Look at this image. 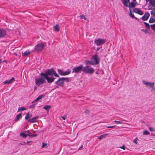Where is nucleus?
Instances as JSON below:
<instances>
[{
    "label": "nucleus",
    "instance_id": "f3484780",
    "mask_svg": "<svg viewBox=\"0 0 155 155\" xmlns=\"http://www.w3.org/2000/svg\"><path fill=\"white\" fill-rule=\"evenodd\" d=\"M31 52L28 50H26L24 53L22 54L23 56L26 57L29 55L31 54Z\"/></svg>",
    "mask_w": 155,
    "mask_h": 155
},
{
    "label": "nucleus",
    "instance_id": "393cba45",
    "mask_svg": "<svg viewBox=\"0 0 155 155\" xmlns=\"http://www.w3.org/2000/svg\"><path fill=\"white\" fill-rule=\"evenodd\" d=\"M85 62L86 64H90L92 65V63L91 60V61L88 60L86 59L85 60Z\"/></svg>",
    "mask_w": 155,
    "mask_h": 155
},
{
    "label": "nucleus",
    "instance_id": "de8ad7c7",
    "mask_svg": "<svg viewBox=\"0 0 155 155\" xmlns=\"http://www.w3.org/2000/svg\"><path fill=\"white\" fill-rule=\"evenodd\" d=\"M46 145V143H43V144H42V147H45V146Z\"/></svg>",
    "mask_w": 155,
    "mask_h": 155
},
{
    "label": "nucleus",
    "instance_id": "3c124183",
    "mask_svg": "<svg viewBox=\"0 0 155 155\" xmlns=\"http://www.w3.org/2000/svg\"><path fill=\"white\" fill-rule=\"evenodd\" d=\"M100 49V48H97V51H98Z\"/></svg>",
    "mask_w": 155,
    "mask_h": 155
},
{
    "label": "nucleus",
    "instance_id": "5701e85b",
    "mask_svg": "<svg viewBox=\"0 0 155 155\" xmlns=\"http://www.w3.org/2000/svg\"><path fill=\"white\" fill-rule=\"evenodd\" d=\"M135 6V4L133 2H131L130 3H129V4L128 7L130 8H133Z\"/></svg>",
    "mask_w": 155,
    "mask_h": 155
},
{
    "label": "nucleus",
    "instance_id": "f257e3e1",
    "mask_svg": "<svg viewBox=\"0 0 155 155\" xmlns=\"http://www.w3.org/2000/svg\"><path fill=\"white\" fill-rule=\"evenodd\" d=\"M54 75L56 77H59V75L56 73V71L54 70L53 68L48 69L45 73H41L40 75L41 76H44L45 78L48 83H51L54 81L55 78L52 77H49V76H51Z\"/></svg>",
    "mask_w": 155,
    "mask_h": 155
},
{
    "label": "nucleus",
    "instance_id": "473e14b6",
    "mask_svg": "<svg viewBox=\"0 0 155 155\" xmlns=\"http://www.w3.org/2000/svg\"><path fill=\"white\" fill-rule=\"evenodd\" d=\"M20 134L23 138H26L27 136V135L24 133H21Z\"/></svg>",
    "mask_w": 155,
    "mask_h": 155
},
{
    "label": "nucleus",
    "instance_id": "1a4fd4ad",
    "mask_svg": "<svg viewBox=\"0 0 155 155\" xmlns=\"http://www.w3.org/2000/svg\"><path fill=\"white\" fill-rule=\"evenodd\" d=\"M149 2L148 5L149 10L152 9L155 7V0H148Z\"/></svg>",
    "mask_w": 155,
    "mask_h": 155
},
{
    "label": "nucleus",
    "instance_id": "09e8293b",
    "mask_svg": "<svg viewBox=\"0 0 155 155\" xmlns=\"http://www.w3.org/2000/svg\"><path fill=\"white\" fill-rule=\"evenodd\" d=\"M61 117L64 120H65V119H66V117Z\"/></svg>",
    "mask_w": 155,
    "mask_h": 155
},
{
    "label": "nucleus",
    "instance_id": "0eeeda50",
    "mask_svg": "<svg viewBox=\"0 0 155 155\" xmlns=\"http://www.w3.org/2000/svg\"><path fill=\"white\" fill-rule=\"evenodd\" d=\"M58 71L59 74L62 76H65L69 74L71 72V70L68 69L66 71H64L60 69H58Z\"/></svg>",
    "mask_w": 155,
    "mask_h": 155
},
{
    "label": "nucleus",
    "instance_id": "6ab92c4d",
    "mask_svg": "<svg viewBox=\"0 0 155 155\" xmlns=\"http://www.w3.org/2000/svg\"><path fill=\"white\" fill-rule=\"evenodd\" d=\"M22 117L21 113H20L18 114L16 117L15 119V121H18L19 120L20 118Z\"/></svg>",
    "mask_w": 155,
    "mask_h": 155
},
{
    "label": "nucleus",
    "instance_id": "4468645a",
    "mask_svg": "<svg viewBox=\"0 0 155 155\" xmlns=\"http://www.w3.org/2000/svg\"><path fill=\"white\" fill-rule=\"evenodd\" d=\"M5 30L2 28H0V38L4 37L6 35Z\"/></svg>",
    "mask_w": 155,
    "mask_h": 155
},
{
    "label": "nucleus",
    "instance_id": "c03bdc74",
    "mask_svg": "<svg viewBox=\"0 0 155 155\" xmlns=\"http://www.w3.org/2000/svg\"><path fill=\"white\" fill-rule=\"evenodd\" d=\"M120 148L124 150H125V147L124 145H123L122 147H120Z\"/></svg>",
    "mask_w": 155,
    "mask_h": 155
},
{
    "label": "nucleus",
    "instance_id": "58836bf2",
    "mask_svg": "<svg viewBox=\"0 0 155 155\" xmlns=\"http://www.w3.org/2000/svg\"><path fill=\"white\" fill-rule=\"evenodd\" d=\"M141 31L144 32L145 34H146L147 32V30L146 29H141Z\"/></svg>",
    "mask_w": 155,
    "mask_h": 155
},
{
    "label": "nucleus",
    "instance_id": "f704fd0d",
    "mask_svg": "<svg viewBox=\"0 0 155 155\" xmlns=\"http://www.w3.org/2000/svg\"><path fill=\"white\" fill-rule=\"evenodd\" d=\"M84 112L85 115H88L89 114L90 111L89 110H86Z\"/></svg>",
    "mask_w": 155,
    "mask_h": 155
},
{
    "label": "nucleus",
    "instance_id": "ea45409f",
    "mask_svg": "<svg viewBox=\"0 0 155 155\" xmlns=\"http://www.w3.org/2000/svg\"><path fill=\"white\" fill-rule=\"evenodd\" d=\"M37 135H38L37 134H32V135H30L29 136L31 137H36V136H37Z\"/></svg>",
    "mask_w": 155,
    "mask_h": 155
},
{
    "label": "nucleus",
    "instance_id": "39448f33",
    "mask_svg": "<svg viewBox=\"0 0 155 155\" xmlns=\"http://www.w3.org/2000/svg\"><path fill=\"white\" fill-rule=\"evenodd\" d=\"M99 59L97 54H95L93 55L91 58L92 65H95L98 64L99 62Z\"/></svg>",
    "mask_w": 155,
    "mask_h": 155
},
{
    "label": "nucleus",
    "instance_id": "b1692460",
    "mask_svg": "<svg viewBox=\"0 0 155 155\" xmlns=\"http://www.w3.org/2000/svg\"><path fill=\"white\" fill-rule=\"evenodd\" d=\"M130 13H129V15L132 18H134L135 19L137 20H138V19L136 17H135L134 15V14H133L131 10L130 9Z\"/></svg>",
    "mask_w": 155,
    "mask_h": 155
},
{
    "label": "nucleus",
    "instance_id": "bb28decb",
    "mask_svg": "<svg viewBox=\"0 0 155 155\" xmlns=\"http://www.w3.org/2000/svg\"><path fill=\"white\" fill-rule=\"evenodd\" d=\"M51 107V106H50L48 105H46L43 107V108L47 110H48Z\"/></svg>",
    "mask_w": 155,
    "mask_h": 155
},
{
    "label": "nucleus",
    "instance_id": "f8f14e48",
    "mask_svg": "<svg viewBox=\"0 0 155 155\" xmlns=\"http://www.w3.org/2000/svg\"><path fill=\"white\" fill-rule=\"evenodd\" d=\"M150 15L149 13L146 12L144 15L142 16L141 19L143 21L147 20L150 16Z\"/></svg>",
    "mask_w": 155,
    "mask_h": 155
},
{
    "label": "nucleus",
    "instance_id": "c85d7f7f",
    "mask_svg": "<svg viewBox=\"0 0 155 155\" xmlns=\"http://www.w3.org/2000/svg\"><path fill=\"white\" fill-rule=\"evenodd\" d=\"M64 81H65L66 82H69L70 81L69 78H63Z\"/></svg>",
    "mask_w": 155,
    "mask_h": 155
},
{
    "label": "nucleus",
    "instance_id": "cd10ccee",
    "mask_svg": "<svg viewBox=\"0 0 155 155\" xmlns=\"http://www.w3.org/2000/svg\"><path fill=\"white\" fill-rule=\"evenodd\" d=\"M144 23L145 26L146 28H147V29H150V26L149 25L148 23L145 22Z\"/></svg>",
    "mask_w": 155,
    "mask_h": 155
},
{
    "label": "nucleus",
    "instance_id": "dca6fc26",
    "mask_svg": "<svg viewBox=\"0 0 155 155\" xmlns=\"http://www.w3.org/2000/svg\"><path fill=\"white\" fill-rule=\"evenodd\" d=\"M15 81V79L13 77H12L10 80H6L4 82V83L5 84H10L12 81Z\"/></svg>",
    "mask_w": 155,
    "mask_h": 155
},
{
    "label": "nucleus",
    "instance_id": "6e6d98bb",
    "mask_svg": "<svg viewBox=\"0 0 155 155\" xmlns=\"http://www.w3.org/2000/svg\"><path fill=\"white\" fill-rule=\"evenodd\" d=\"M96 74H97V72H96Z\"/></svg>",
    "mask_w": 155,
    "mask_h": 155
},
{
    "label": "nucleus",
    "instance_id": "c756f323",
    "mask_svg": "<svg viewBox=\"0 0 155 155\" xmlns=\"http://www.w3.org/2000/svg\"><path fill=\"white\" fill-rule=\"evenodd\" d=\"M26 109L25 108H24L22 107H19L18 109V112L20 110L23 111L25 110H26Z\"/></svg>",
    "mask_w": 155,
    "mask_h": 155
},
{
    "label": "nucleus",
    "instance_id": "72a5a7b5",
    "mask_svg": "<svg viewBox=\"0 0 155 155\" xmlns=\"http://www.w3.org/2000/svg\"><path fill=\"white\" fill-rule=\"evenodd\" d=\"M150 134V133L149 132H148L147 131V130H144V131H143V134H145V135H148L149 134Z\"/></svg>",
    "mask_w": 155,
    "mask_h": 155
},
{
    "label": "nucleus",
    "instance_id": "603ef678",
    "mask_svg": "<svg viewBox=\"0 0 155 155\" xmlns=\"http://www.w3.org/2000/svg\"><path fill=\"white\" fill-rule=\"evenodd\" d=\"M31 142V141H27V143H30Z\"/></svg>",
    "mask_w": 155,
    "mask_h": 155
},
{
    "label": "nucleus",
    "instance_id": "7ed1b4c3",
    "mask_svg": "<svg viewBox=\"0 0 155 155\" xmlns=\"http://www.w3.org/2000/svg\"><path fill=\"white\" fill-rule=\"evenodd\" d=\"M45 80V78L44 76H41L40 78H35V80L36 84L38 86L43 84L46 82Z\"/></svg>",
    "mask_w": 155,
    "mask_h": 155
},
{
    "label": "nucleus",
    "instance_id": "20e7f679",
    "mask_svg": "<svg viewBox=\"0 0 155 155\" xmlns=\"http://www.w3.org/2000/svg\"><path fill=\"white\" fill-rule=\"evenodd\" d=\"M46 46V44L45 43H38L35 46L34 49L37 51H41Z\"/></svg>",
    "mask_w": 155,
    "mask_h": 155
},
{
    "label": "nucleus",
    "instance_id": "4c0bfd02",
    "mask_svg": "<svg viewBox=\"0 0 155 155\" xmlns=\"http://www.w3.org/2000/svg\"><path fill=\"white\" fill-rule=\"evenodd\" d=\"M114 122H115L117 124H122L123 123L121 121H119L117 120H114Z\"/></svg>",
    "mask_w": 155,
    "mask_h": 155
},
{
    "label": "nucleus",
    "instance_id": "a18cd8bd",
    "mask_svg": "<svg viewBox=\"0 0 155 155\" xmlns=\"http://www.w3.org/2000/svg\"><path fill=\"white\" fill-rule=\"evenodd\" d=\"M149 130H150V131H154V130H153V128H152V127H149Z\"/></svg>",
    "mask_w": 155,
    "mask_h": 155
},
{
    "label": "nucleus",
    "instance_id": "79ce46f5",
    "mask_svg": "<svg viewBox=\"0 0 155 155\" xmlns=\"http://www.w3.org/2000/svg\"><path fill=\"white\" fill-rule=\"evenodd\" d=\"M137 138L136 137L133 140V142L134 143H135L136 144H137Z\"/></svg>",
    "mask_w": 155,
    "mask_h": 155
},
{
    "label": "nucleus",
    "instance_id": "49530a36",
    "mask_svg": "<svg viewBox=\"0 0 155 155\" xmlns=\"http://www.w3.org/2000/svg\"><path fill=\"white\" fill-rule=\"evenodd\" d=\"M154 85H153V87H151L152 88V91H154L155 90V88L154 87Z\"/></svg>",
    "mask_w": 155,
    "mask_h": 155
},
{
    "label": "nucleus",
    "instance_id": "8fccbe9b",
    "mask_svg": "<svg viewBox=\"0 0 155 155\" xmlns=\"http://www.w3.org/2000/svg\"><path fill=\"white\" fill-rule=\"evenodd\" d=\"M32 114H29V117H32Z\"/></svg>",
    "mask_w": 155,
    "mask_h": 155
},
{
    "label": "nucleus",
    "instance_id": "4be33fe9",
    "mask_svg": "<svg viewBox=\"0 0 155 155\" xmlns=\"http://www.w3.org/2000/svg\"><path fill=\"white\" fill-rule=\"evenodd\" d=\"M108 135L109 134H106L103 135H101L100 137H98V139L100 140H101L103 138H105L106 136Z\"/></svg>",
    "mask_w": 155,
    "mask_h": 155
},
{
    "label": "nucleus",
    "instance_id": "5fc2aeb1",
    "mask_svg": "<svg viewBox=\"0 0 155 155\" xmlns=\"http://www.w3.org/2000/svg\"><path fill=\"white\" fill-rule=\"evenodd\" d=\"M36 89V87H35V89H34V90H35Z\"/></svg>",
    "mask_w": 155,
    "mask_h": 155
},
{
    "label": "nucleus",
    "instance_id": "37998d69",
    "mask_svg": "<svg viewBox=\"0 0 155 155\" xmlns=\"http://www.w3.org/2000/svg\"><path fill=\"white\" fill-rule=\"evenodd\" d=\"M115 126H107V127L108 128H114Z\"/></svg>",
    "mask_w": 155,
    "mask_h": 155
},
{
    "label": "nucleus",
    "instance_id": "9d476101",
    "mask_svg": "<svg viewBox=\"0 0 155 155\" xmlns=\"http://www.w3.org/2000/svg\"><path fill=\"white\" fill-rule=\"evenodd\" d=\"M55 84L61 86H63L64 85V81L63 78H59L58 80L55 82Z\"/></svg>",
    "mask_w": 155,
    "mask_h": 155
},
{
    "label": "nucleus",
    "instance_id": "2f4dec72",
    "mask_svg": "<svg viewBox=\"0 0 155 155\" xmlns=\"http://www.w3.org/2000/svg\"><path fill=\"white\" fill-rule=\"evenodd\" d=\"M151 28L155 31V24L150 25Z\"/></svg>",
    "mask_w": 155,
    "mask_h": 155
},
{
    "label": "nucleus",
    "instance_id": "e433bc0d",
    "mask_svg": "<svg viewBox=\"0 0 155 155\" xmlns=\"http://www.w3.org/2000/svg\"><path fill=\"white\" fill-rule=\"evenodd\" d=\"M80 18H81V19H84L85 20H87L86 17L85 16H84V15H81Z\"/></svg>",
    "mask_w": 155,
    "mask_h": 155
},
{
    "label": "nucleus",
    "instance_id": "a19ab883",
    "mask_svg": "<svg viewBox=\"0 0 155 155\" xmlns=\"http://www.w3.org/2000/svg\"><path fill=\"white\" fill-rule=\"evenodd\" d=\"M35 104L32 105L30 107V108H34L35 107Z\"/></svg>",
    "mask_w": 155,
    "mask_h": 155
},
{
    "label": "nucleus",
    "instance_id": "864d4df0",
    "mask_svg": "<svg viewBox=\"0 0 155 155\" xmlns=\"http://www.w3.org/2000/svg\"><path fill=\"white\" fill-rule=\"evenodd\" d=\"M2 62V59H0V63H1Z\"/></svg>",
    "mask_w": 155,
    "mask_h": 155
},
{
    "label": "nucleus",
    "instance_id": "412c9836",
    "mask_svg": "<svg viewBox=\"0 0 155 155\" xmlns=\"http://www.w3.org/2000/svg\"><path fill=\"white\" fill-rule=\"evenodd\" d=\"M53 28L54 31H59V26L57 24L55 26H54Z\"/></svg>",
    "mask_w": 155,
    "mask_h": 155
},
{
    "label": "nucleus",
    "instance_id": "ddd939ff",
    "mask_svg": "<svg viewBox=\"0 0 155 155\" xmlns=\"http://www.w3.org/2000/svg\"><path fill=\"white\" fill-rule=\"evenodd\" d=\"M133 11L134 12L140 15H142L143 14V11L138 8H135L133 10Z\"/></svg>",
    "mask_w": 155,
    "mask_h": 155
},
{
    "label": "nucleus",
    "instance_id": "aec40b11",
    "mask_svg": "<svg viewBox=\"0 0 155 155\" xmlns=\"http://www.w3.org/2000/svg\"><path fill=\"white\" fill-rule=\"evenodd\" d=\"M44 96L42 95H39L38 97H37L36 98V99L33 102H32V103H33L36 102L37 101H38L39 100H40Z\"/></svg>",
    "mask_w": 155,
    "mask_h": 155
},
{
    "label": "nucleus",
    "instance_id": "9b49d317",
    "mask_svg": "<svg viewBox=\"0 0 155 155\" xmlns=\"http://www.w3.org/2000/svg\"><path fill=\"white\" fill-rule=\"evenodd\" d=\"M143 84L145 85L146 87L149 86L150 87H153V85H154V83L153 82H149L145 81H142Z\"/></svg>",
    "mask_w": 155,
    "mask_h": 155
},
{
    "label": "nucleus",
    "instance_id": "423d86ee",
    "mask_svg": "<svg viewBox=\"0 0 155 155\" xmlns=\"http://www.w3.org/2000/svg\"><path fill=\"white\" fill-rule=\"evenodd\" d=\"M83 71V65H81L78 67H75L73 69L72 73H78Z\"/></svg>",
    "mask_w": 155,
    "mask_h": 155
},
{
    "label": "nucleus",
    "instance_id": "7c9ffc66",
    "mask_svg": "<svg viewBox=\"0 0 155 155\" xmlns=\"http://www.w3.org/2000/svg\"><path fill=\"white\" fill-rule=\"evenodd\" d=\"M29 112H28L26 114V115L25 117V119L26 120H27L29 118Z\"/></svg>",
    "mask_w": 155,
    "mask_h": 155
},
{
    "label": "nucleus",
    "instance_id": "c9c22d12",
    "mask_svg": "<svg viewBox=\"0 0 155 155\" xmlns=\"http://www.w3.org/2000/svg\"><path fill=\"white\" fill-rule=\"evenodd\" d=\"M150 13L152 15L155 16V10H154L151 11Z\"/></svg>",
    "mask_w": 155,
    "mask_h": 155
},
{
    "label": "nucleus",
    "instance_id": "a878e982",
    "mask_svg": "<svg viewBox=\"0 0 155 155\" xmlns=\"http://www.w3.org/2000/svg\"><path fill=\"white\" fill-rule=\"evenodd\" d=\"M155 22V19L151 17L149 20V22L150 23H153Z\"/></svg>",
    "mask_w": 155,
    "mask_h": 155
},
{
    "label": "nucleus",
    "instance_id": "a211bd4d",
    "mask_svg": "<svg viewBox=\"0 0 155 155\" xmlns=\"http://www.w3.org/2000/svg\"><path fill=\"white\" fill-rule=\"evenodd\" d=\"M124 5L126 7H128V3H129V0H122Z\"/></svg>",
    "mask_w": 155,
    "mask_h": 155
},
{
    "label": "nucleus",
    "instance_id": "6e6552de",
    "mask_svg": "<svg viewBox=\"0 0 155 155\" xmlns=\"http://www.w3.org/2000/svg\"><path fill=\"white\" fill-rule=\"evenodd\" d=\"M94 42L97 46H99L104 44L105 42V41L104 39L99 38L95 40Z\"/></svg>",
    "mask_w": 155,
    "mask_h": 155
},
{
    "label": "nucleus",
    "instance_id": "2eb2a0df",
    "mask_svg": "<svg viewBox=\"0 0 155 155\" xmlns=\"http://www.w3.org/2000/svg\"><path fill=\"white\" fill-rule=\"evenodd\" d=\"M38 118V116L37 115L31 119H29L28 120V122L31 123L36 122L37 121V119Z\"/></svg>",
    "mask_w": 155,
    "mask_h": 155
},
{
    "label": "nucleus",
    "instance_id": "f03ea898",
    "mask_svg": "<svg viewBox=\"0 0 155 155\" xmlns=\"http://www.w3.org/2000/svg\"><path fill=\"white\" fill-rule=\"evenodd\" d=\"M94 69L91 66L88 65L83 67V71L85 73L90 74H92L94 72Z\"/></svg>",
    "mask_w": 155,
    "mask_h": 155
}]
</instances>
